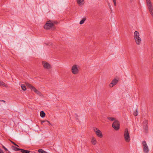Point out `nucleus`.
<instances>
[{
    "label": "nucleus",
    "mask_w": 153,
    "mask_h": 153,
    "mask_svg": "<svg viewBox=\"0 0 153 153\" xmlns=\"http://www.w3.org/2000/svg\"><path fill=\"white\" fill-rule=\"evenodd\" d=\"M112 126L116 130H118L120 128V123L117 120H114L112 124Z\"/></svg>",
    "instance_id": "39448f33"
},
{
    "label": "nucleus",
    "mask_w": 153,
    "mask_h": 153,
    "mask_svg": "<svg viewBox=\"0 0 153 153\" xmlns=\"http://www.w3.org/2000/svg\"><path fill=\"white\" fill-rule=\"evenodd\" d=\"M0 101L2 102H4V103H5L6 102L5 101H4V100H0Z\"/></svg>",
    "instance_id": "2f4dec72"
},
{
    "label": "nucleus",
    "mask_w": 153,
    "mask_h": 153,
    "mask_svg": "<svg viewBox=\"0 0 153 153\" xmlns=\"http://www.w3.org/2000/svg\"><path fill=\"white\" fill-rule=\"evenodd\" d=\"M21 152L22 153H30L31 152L30 151L25 150L23 149H22L21 150Z\"/></svg>",
    "instance_id": "4468645a"
},
{
    "label": "nucleus",
    "mask_w": 153,
    "mask_h": 153,
    "mask_svg": "<svg viewBox=\"0 0 153 153\" xmlns=\"http://www.w3.org/2000/svg\"><path fill=\"white\" fill-rule=\"evenodd\" d=\"M12 147L14 148V150L15 151H21V150L22 149H19L18 148H17L14 146H13Z\"/></svg>",
    "instance_id": "4be33fe9"
},
{
    "label": "nucleus",
    "mask_w": 153,
    "mask_h": 153,
    "mask_svg": "<svg viewBox=\"0 0 153 153\" xmlns=\"http://www.w3.org/2000/svg\"><path fill=\"white\" fill-rule=\"evenodd\" d=\"M107 118L108 120L111 121L115 120V119L114 118L112 117H108Z\"/></svg>",
    "instance_id": "412c9836"
},
{
    "label": "nucleus",
    "mask_w": 153,
    "mask_h": 153,
    "mask_svg": "<svg viewBox=\"0 0 153 153\" xmlns=\"http://www.w3.org/2000/svg\"><path fill=\"white\" fill-rule=\"evenodd\" d=\"M0 85H1L5 87H7V85L3 82H2L0 81Z\"/></svg>",
    "instance_id": "a211bd4d"
},
{
    "label": "nucleus",
    "mask_w": 153,
    "mask_h": 153,
    "mask_svg": "<svg viewBox=\"0 0 153 153\" xmlns=\"http://www.w3.org/2000/svg\"><path fill=\"white\" fill-rule=\"evenodd\" d=\"M3 147L5 151H8L7 149L4 146H3Z\"/></svg>",
    "instance_id": "cd10ccee"
},
{
    "label": "nucleus",
    "mask_w": 153,
    "mask_h": 153,
    "mask_svg": "<svg viewBox=\"0 0 153 153\" xmlns=\"http://www.w3.org/2000/svg\"><path fill=\"white\" fill-rule=\"evenodd\" d=\"M114 4L115 6H116V0H113Z\"/></svg>",
    "instance_id": "bb28decb"
},
{
    "label": "nucleus",
    "mask_w": 153,
    "mask_h": 153,
    "mask_svg": "<svg viewBox=\"0 0 153 153\" xmlns=\"http://www.w3.org/2000/svg\"><path fill=\"white\" fill-rule=\"evenodd\" d=\"M57 23V22H56V21H54V22H53V25H54V24H56V23Z\"/></svg>",
    "instance_id": "7c9ffc66"
},
{
    "label": "nucleus",
    "mask_w": 153,
    "mask_h": 153,
    "mask_svg": "<svg viewBox=\"0 0 153 153\" xmlns=\"http://www.w3.org/2000/svg\"><path fill=\"white\" fill-rule=\"evenodd\" d=\"M108 4V6H109V7H110V9H111V6H110V4Z\"/></svg>",
    "instance_id": "72a5a7b5"
},
{
    "label": "nucleus",
    "mask_w": 153,
    "mask_h": 153,
    "mask_svg": "<svg viewBox=\"0 0 153 153\" xmlns=\"http://www.w3.org/2000/svg\"><path fill=\"white\" fill-rule=\"evenodd\" d=\"M142 145L143 151L145 153H148L149 151V149L146 141L145 140L143 141Z\"/></svg>",
    "instance_id": "20e7f679"
},
{
    "label": "nucleus",
    "mask_w": 153,
    "mask_h": 153,
    "mask_svg": "<svg viewBox=\"0 0 153 153\" xmlns=\"http://www.w3.org/2000/svg\"><path fill=\"white\" fill-rule=\"evenodd\" d=\"M91 143L94 145H95L96 144V143H97V141L96 140V139H95V138L94 137H92V139L91 140Z\"/></svg>",
    "instance_id": "dca6fc26"
},
{
    "label": "nucleus",
    "mask_w": 153,
    "mask_h": 153,
    "mask_svg": "<svg viewBox=\"0 0 153 153\" xmlns=\"http://www.w3.org/2000/svg\"><path fill=\"white\" fill-rule=\"evenodd\" d=\"M86 18H83L82 20L80 22L79 24L80 25H82L83 24L84 22L86 21Z\"/></svg>",
    "instance_id": "f3484780"
},
{
    "label": "nucleus",
    "mask_w": 153,
    "mask_h": 153,
    "mask_svg": "<svg viewBox=\"0 0 153 153\" xmlns=\"http://www.w3.org/2000/svg\"><path fill=\"white\" fill-rule=\"evenodd\" d=\"M26 85L27 86V87L34 91L36 93L40 96H41L42 94L38 90H37L34 87L32 86L28 82L26 83Z\"/></svg>",
    "instance_id": "f03ea898"
},
{
    "label": "nucleus",
    "mask_w": 153,
    "mask_h": 153,
    "mask_svg": "<svg viewBox=\"0 0 153 153\" xmlns=\"http://www.w3.org/2000/svg\"><path fill=\"white\" fill-rule=\"evenodd\" d=\"M148 122L147 120H144L143 123V126L144 129L145 130V132L147 133L148 131Z\"/></svg>",
    "instance_id": "6e6552de"
},
{
    "label": "nucleus",
    "mask_w": 153,
    "mask_h": 153,
    "mask_svg": "<svg viewBox=\"0 0 153 153\" xmlns=\"http://www.w3.org/2000/svg\"><path fill=\"white\" fill-rule=\"evenodd\" d=\"M150 14L153 13V6L152 4L147 5Z\"/></svg>",
    "instance_id": "f8f14e48"
},
{
    "label": "nucleus",
    "mask_w": 153,
    "mask_h": 153,
    "mask_svg": "<svg viewBox=\"0 0 153 153\" xmlns=\"http://www.w3.org/2000/svg\"><path fill=\"white\" fill-rule=\"evenodd\" d=\"M53 26V22L51 21H49L46 22L45 25L44 26V28L45 29H49Z\"/></svg>",
    "instance_id": "423d86ee"
},
{
    "label": "nucleus",
    "mask_w": 153,
    "mask_h": 153,
    "mask_svg": "<svg viewBox=\"0 0 153 153\" xmlns=\"http://www.w3.org/2000/svg\"><path fill=\"white\" fill-rule=\"evenodd\" d=\"M75 115H76V119H78V118H77V117H78V115H77V114H76V113H75Z\"/></svg>",
    "instance_id": "c756f323"
},
{
    "label": "nucleus",
    "mask_w": 153,
    "mask_h": 153,
    "mask_svg": "<svg viewBox=\"0 0 153 153\" xmlns=\"http://www.w3.org/2000/svg\"><path fill=\"white\" fill-rule=\"evenodd\" d=\"M77 66L76 65H73L71 68V72L74 74H78L79 72Z\"/></svg>",
    "instance_id": "0eeeda50"
},
{
    "label": "nucleus",
    "mask_w": 153,
    "mask_h": 153,
    "mask_svg": "<svg viewBox=\"0 0 153 153\" xmlns=\"http://www.w3.org/2000/svg\"><path fill=\"white\" fill-rule=\"evenodd\" d=\"M40 115L41 117H44L45 116V114L43 111H41L40 112Z\"/></svg>",
    "instance_id": "2eb2a0df"
},
{
    "label": "nucleus",
    "mask_w": 153,
    "mask_h": 153,
    "mask_svg": "<svg viewBox=\"0 0 153 153\" xmlns=\"http://www.w3.org/2000/svg\"><path fill=\"white\" fill-rule=\"evenodd\" d=\"M118 82V80L116 79H114L111 83L109 85L110 87H112L116 85L117 82Z\"/></svg>",
    "instance_id": "9b49d317"
},
{
    "label": "nucleus",
    "mask_w": 153,
    "mask_h": 153,
    "mask_svg": "<svg viewBox=\"0 0 153 153\" xmlns=\"http://www.w3.org/2000/svg\"><path fill=\"white\" fill-rule=\"evenodd\" d=\"M124 136L125 140L126 142H129L130 140V137L129 133L127 128L125 129L124 133Z\"/></svg>",
    "instance_id": "7ed1b4c3"
},
{
    "label": "nucleus",
    "mask_w": 153,
    "mask_h": 153,
    "mask_svg": "<svg viewBox=\"0 0 153 153\" xmlns=\"http://www.w3.org/2000/svg\"><path fill=\"white\" fill-rule=\"evenodd\" d=\"M134 37L136 44L140 45L141 43L142 40L140 37L139 33L137 31H136L134 32Z\"/></svg>",
    "instance_id": "f257e3e1"
},
{
    "label": "nucleus",
    "mask_w": 153,
    "mask_h": 153,
    "mask_svg": "<svg viewBox=\"0 0 153 153\" xmlns=\"http://www.w3.org/2000/svg\"><path fill=\"white\" fill-rule=\"evenodd\" d=\"M21 87L23 91H25L26 90V86L25 85L22 84L21 85Z\"/></svg>",
    "instance_id": "6ab92c4d"
},
{
    "label": "nucleus",
    "mask_w": 153,
    "mask_h": 153,
    "mask_svg": "<svg viewBox=\"0 0 153 153\" xmlns=\"http://www.w3.org/2000/svg\"><path fill=\"white\" fill-rule=\"evenodd\" d=\"M134 115L135 116H136L138 114V111L137 109H136L135 111H134Z\"/></svg>",
    "instance_id": "b1692460"
},
{
    "label": "nucleus",
    "mask_w": 153,
    "mask_h": 153,
    "mask_svg": "<svg viewBox=\"0 0 153 153\" xmlns=\"http://www.w3.org/2000/svg\"><path fill=\"white\" fill-rule=\"evenodd\" d=\"M77 1L79 5H82L84 4V0H77Z\"/></svg>",
    "instance_id": "ddd939ff"
},
{
    "label": "nucleus",
    "mask_w": 153,
    "mask_h": 153,
    "mask_svg": "<svg viewBox=\"0 0 153 153\" xmlns=\"http://www.w3.org/2000/svg\"><path fill=\"white\" fill-rule=\"evenodd\" d=\"M38 152L39 153H47V152L44 151L42 149H40L38 150Z\"/></svg>",
    "instance_id": "aec40b11"
},
{
    "label": "nucleus",
    "mask_w": 153,
    "mask_h": 153,
    "mask_svg": "<svg viewBox=\"0 0 153 153\" xmlns=\"http://www.w3.org/2000/svg\"><path fill=\"white\" fill-rule=\"evenodd\" d=\"M42 64L45 69H48L51 68V65L48 63L46 62H42Z\"/></svg>",
    "instance_id": "9d476101"
},
{
    "label": "nucleus",
    "mask_w": 153,
    "mask_h": 153,
    "mask_svg": "<svg viewBox=\"0 0 153 153\" xmlns=\"http://www.w3.org/2000/svg\"><path fill=\"white\" fill-rule=\"evenodd\" d=\"M11 143L13 144L14 145L17 146H19L17 145L14 142H13V141H11Z\"/></svg>",
    "instance_id": "a878e982"
},
{
    "label": "nucleus",
    "mask_w": 153,
    "mask_h": 153,
    "mask_svg": "<svg viewBox=\"0 0 153 153\" xmlns=\"http://www.w3.org/2000/svg\"><path fill=\"white\" fill-rule=\"evenodd\" d=\"M94 131L95 132L97 135L100 138L102 137V135L101 131L97 128H94Z\"/></svg>",
    "instance_id": "1a4fd4ad"
},
{
    "label": "nucleus",
    "mask_w": 153,
    "mask_h": 153,
    "mask_svg": "<svg viewBox=\"0 0 153 153\" xmlns=\"http://www.w3.org/2000/svg\"><path fill=\"white\" fill-rule=\"evenodd\" d=\"M151 16L153 18V13H151L150 14Z\"/></svg>",
    "instance_id": "473e14b6"
},
{
    "label": "nucleus",
    "mask_w": 153,
    "mask_h": 153,
    "mask_svg": "<svg viewBox=\"0 0 153 153\" xmlns=\"http://www.w3.org/2000/svg\"><path fill=\"white\" fill-rule=\"evenodd\" d=\"M0 153H4L3 151L0 149Z\"/></svg>",
    "instance_id": "c85d7f7f"
},
{
    "label": "nucleus",
    "mask_w": 153,
    "mask_h": 153,
    "mask_svg": "<svg viewBox=\"0 0 153 153\" xmlns=\"http://www.w3.org/2000/svg\"><path fill=\"white\" fill-rule=\"evenodd\" d=\"M45 122H47L48 123H49L50 124V123L49 122V121H48V120H43L42 121H41V124L42 125H43V123Z\"/></svg>",
    "instance_id": "393cba45"
},
{
    "label": "nucleus",
    "mask_w": 153,
    "mask_h": 153,
    "mask_svg": "<svg viewBox=\"0 0 153 153\" xmlns=\"http://www.w3.org/2000/svg\"><path fill=\"white\" fill-rule=\"evenodd\" d=\"M147 3V5L152 4V2H151L150 0H146Z\"/></svg>",
    "instance_id": "5701e85b"
}]
</instances>
